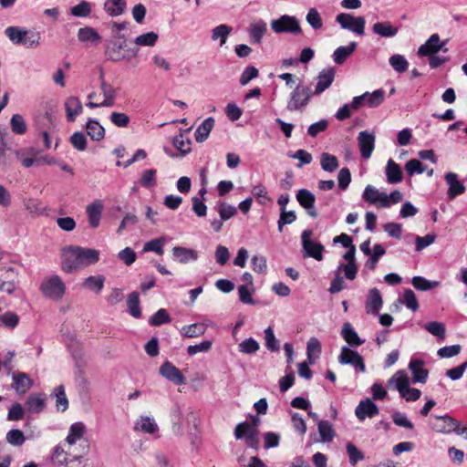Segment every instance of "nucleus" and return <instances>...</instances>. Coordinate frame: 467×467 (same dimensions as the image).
<instances>
[{
    "mask_svg": "<svg viewBox=\"0 0 467 467\" xmlns=\"http://www.w3.org/2000/svg\"><path fill=\"white\" fill-rule=\"evenodd\" d=\"M61 255V268L65 273H73L80 268L95 265L99 260V251L78 245L63 248Z\"/></svg>",
    "mask_w": 467,
    "mask_h": 467,
    "instance_id": "obj_1",
    "label": "nucleus"
},
{
    "mask_svg": "<svg viewBox=\"0 0 467 467\" xmlns=\"http://www.w3.org/2000/svg\"><path fill=\"white\" fill-rule=\"evenodd\" d=\"M312 96L314 94L309 87L298 84L290 93L286 105L287 110L302 112L308 105Z\"/></svg>",
    "mask_w": 467,
    "mask_h": 467,
    "instance_id": "obj_2",
    "label": "nucleus"
},
{
    "mask_svg": "<svg viewBox=\"0 0 467 467\" xmlns=\"http://www.w3.org/2000/svg\"><path fill=\"white\" fill-rule=\"evenodd\" d=\"M272 30L276 34L289 33L301 34L302 29L298 19L294 16L283 15L270 23Z\"/></svg>",
    "mask_w": 467,
    "mask_h": 467,
    "instance_id": "obj_3",
    "label": "nucleus"
},
{
    "mask_svg": "<svg viewBox=\"0 0 467 467\" xmlns=\"http://www.w3.org/2000/svg\"><path fill=\"white\" fill-rule=\"evenodd\" d=\"M44 296L52 300H60L66 292V285L58 275H51L41 284Z\"/></svg>",
    "mask_w": 467,
    "mask_h": 467,
    "instance_id": "obj_4",
    "label": "nucleus"
},
{
    "mask_svg": "<svg viewBox=\"0 0 467 467\" xmlns=\"http://www.w3.org/2000/svg\"><path fill=\"white\" fill-rule=\"evenodd\" d=\"M313 236L312 230H305L301 234L302 246L304 250V256L312 257L317 261L323 260L324 245L320 243L314 242L311 238Z\"/></svg>",
    "mask_w": 467,
    "mask_h": 467,
    "instance_id": "obj_5",
    "label": "nucleus"
},
{
    "mask_svg": "<svg viewBox=\"0 0 467 467\" xmlns=\"http://www.w3.org/2000/svg\"><path fill=\"white\" fill-rule=\"evenodd\" d=\"M336 21L343 29L350 30L358 36L365 33L366 21L363 16L355 17L348 13H340L337 16Z\"/></svg>",
    "mask_w": 467,
    "mask_h": 467,
    "instance_id": "obj_6",
    "label": "nucleus"
},
{
    "mask_svg": "<svg viewBox=\"0 0 467 467\" xmlns=\"http://www.w3.org/2000/svg\"><path fill=\"white\" fill-rule=\"evenodd\" d=\"M54 129L55 125L53 123L52 117L48 112H46V114L41 119L36 120V140H41L43 146L46 149H49L51 146V140L49 137L54 131Z\"/></svg>",
    "mask_w": 467,
    "mask_h": 467,
    "instance_id": "obj_7",
    "label": "nucleus"
},
{
    "mask_svg": "<svg viewBox=\"0 0 467 467\" xmlns=\"http://www.w3.org/2000/svg\"><path fill=\"white\" fill-rule=\"evenodd\" d=\"M446 41H441L438 34H432L424 44H422L418 49V55L420 57H430L437 54L442 50L447 52L448 48L445 47Z\"/></svg>",
    "mask_w": 467,
    "mask_h": 467,
    "instance_id": "obj_8",
    "label": "nucleus"
},
{
    "mask_svg": "<svg viewBox=\"0 0 467 467\" xmlns=\"http://www.w3.org/2000/svg\"><path fill=\"white\" fill-rule=\"evenodd\" d=\"M338 362L342 365H351L361 372L366 370L364 360L358 351L352 350L348 347H342L338 356Z\"/></svg>",
    "mask_w": 467,
    "mask_h": 467,
    "instance_id": "obj_9",
    "label": "nucleus"
},
{
    "mask_svg": "<svg viewBox=\"0 0 467 467\" xmlns=\"http://www.w3.org/2000/svg\"><path fill=\"white\" fill-rule=\"evenodd\" d=\"M375 135L368 130H362L358 136V144L363 159H369L375 148Z\"/></svg>",
    "mask_w": 467,
    "mask_h": 467,
    "instance_id": "obj_10",
    "label": "nucleus"
},
{
    "mask_svg": "<svg viewBox=\"0 0 467 467\" xmlns=\"http://www.w3.org/2000/svg\"><path fill=\"white\" fill-rule=\"evenodd\" d=\"M335 69L333 67H327L321 70L316 80L315 89L312 91L314 95H320L327 89L335 79Z\"/></svg>",
    "mask_w": 467,
    "mask_h": 467,
    "instance_id": "obj_11",
    "label": "nucleus"
},
{
    "mask_svg": "<svg viewBox=\"0 0 467 467\" xmlns=\"http://www.w3.org/2000/svg\"><path fill=\"white\" fill-rule=\"evenodd\" d=\"M430 423L431 429L440 433H450L458 427L457 421L450 416H435Z\"/></svg>",
    "mask_w": 467,
    "mask_h": 467,
    "instance_id": "obj_12",
    "label": "nucleus"
},
{
    "mask_svg": "<svg viewBox=\"0 0 467 467\" xmlns=\"http://www.w3.org/2000/svg\"><path fill=\"white\" fill-rule=\"evenodd\" d=\"M362 197L369 204H378L379 207L382 208L389 207V203L387 202V193L379 192L376 187L372 185L366 186Z\"/></svg>",
    "mask_w": 467,
    "mask_h": 467,
    "instance_id": "obj_13",
    "label": "nucleus"
},
{
    "mask_svg": "<svg viewBox=\"0 0 467 467\" xmlns=\"http://www.w3.org/2000/svg\"><path fill=\"white\" fill-rule=\"evenodd\" d=\"M160 373L169 381L175 385H182L185 383V378L181 370L169 361L164 362L160 368Z\"/></svg>",
    "mask_w": 467,
    "mask_h": 467,
    "instance_id": "obj_14",
    "label": "nucleus"
},
{
    "mask_svg": "<svg viewBox=\"0 0 467 467\" xmlns=\"http://www.w3.org/2000/svg\"><path fill=\"white\" fill-rule=\"evenodd\" d=\"M379 414L378 406L368 398L361 400L355 410V415L359 420L373 418Z\"/></svg>",
    "mask_w": 467,
    "mask_h": 467,
    "instance_id": "obj_15",
    "label": "nucleus"
},
{
    "mask_svg": "<svg viewBox=\"0 0 467 467\" xmlns=\"http://www.w3.org/2000/svg\"><path fill=\"white\" fill-rule=\"evenodd\" d=\"M446 183L449 186L447 195L450 200L454 199L456 196L462 194L465 192V186L458 180V174L452 171L447 172L444 175Z\"/></svg>",
    "mask_w": 467,
    "mask_h": 467,
    "instance_id": "obj_16",
    "label": "nucleus"
},
{
    "mask_svg": "<svg viewBox=\"0 0 467 467\" xmlns=\"http://www.w3.org/2000/svg\"><path fill=\"white\" fill-rule=\"evenodd\" d=\"M296 200L299 202V204L307 210V213L313 217L316 218L317 216V212L315 209V195L306 189H301L298 191L296 194Z\"/></svg>",
    "mask_w": 467,
    "mask_h": 467,
    "instance_id": "obj_17",
    "label": "nucleus"
},
{
    "mask_svg": "<svg viewBox=\"0 0 467 467\" xmlns=\"http://www.w3.org/2000/svg\"><path fill=\"white\" fill-rule=\"evenodd\" d=\"M103 203L100 200H95L86 208L88 224L91 228H98L100 223Z\"/></svg>",
    "mask_w": 467,
    "mask_h": 467,
    "instance_id": "obj_18",
    "label": "nucleus"
},
{
    "mask_svg": "<svg viewBox=\"0 0 467 467\" xmlns=\"http://www.w3.org/2000/svg\"><path fill=\"white\" fill-rule=\"evenodd\" d=\"M67 119L70 122L76 120V118L82 113L83 107L79 99L76 96L68 97L64 103Z\"/></svg>",
    "mask_w": 467,
    "mask_h": 467,
    "instance_id": "obj_19",
    "label": "nucleus"
},
{
    "mask_svg": "<svg viewBox=\"0 0 467 467\" xmlns=\"http://www.w3.org/2000/svg\"><path fill=\"white\" fill-rule=\"evenodd\" d=\"M409 368L411 371L414 383H425L427 381L429 371L424 368L423 360L411 359L409 363Z\"/></svg>",
    "mask_w": 467,
    "mask_h": 467,
    "instance_id": "obj_20",
    "label": "nucleus"
},
{
    "mask_svg": "<svg viewBox=\"0 0 467 467\" xmlns=\"http://www.w3.org/2000/svg\"><path fill=\"white\" fill-rule=\"evenodd\" d=\"M134 431L154 434L159 431V426L152 417L140 416L135 422Z\"/></svg>",
    "mask_w": 467,
    "mask_h": 467,
    "instance_id": "obj_21",
    "label": "nucleus"
},
{
    "mask_svg": "<svg viewBox=\"0 0 467 467\" xmlns=\"http://www.w3.org/2000/svg\"><path fill=\"white\" fill-rule=\"evenodd\" d=\"M172 256L174 260L181 264H187L191 261H195L198 257L197 252L193 249L185 248L182 246H175L172 248Z\"/></svg>",
    "mask_w": 467,
    "mask_h": 467,
    "instance_id": "obj_22",
    "label": "nucleus"
},
{
    "mask_svg": "<svg viewBox=\"0 0 467 467\" xmlns=\"http://www.w3.org/2000/svg\"><path fill=\"white\" fill-rule=\"evenodd\" d=\"M388 386L393 387L401 394L410 386V379L404 370H398L388 380Z\"/></svg>",
    "mask_w": 467,
    "mask_h": 467,
    "instance_id": "obj_23",
    "label": "nucleus"
},
{
    "mask_svg": "<svg viewBox=\"0 0 467 467\" xmlns=\"http://www.w3.org/2000/svg\"><path fill=\"white\" fill-rule=\"evenodd\" d=\"M383 300L379 291L377 288H373L369 291L367 302L366 311L367 313L377 314L381 308Z\"/></svg>",
    "mask_w": 467,
    "mask_h": 467,
    "instance_id": "obj_24",
    "label": "nucleus"
},
{
    "mask_svg": "<svg viewBox=\"0 0 467 467\" xmlns=\"http://www.w3.org/2000/svg\"><path fill=\"white\" fill-rule=\"evenodd\" d=\"M87 431L86 426L83 422L78 421L70 425L68 434L66 437V441L68 445H74L85 435Z\"/></svg>",
    "mask_w": 467,
    "mask_h": 467,
    "instance_id": "obj_25",
    "label": "nucleus"
},
{
    "mask_svg": "<svg viewBox=\"0 0 467 467\" xmlns=\"http://www.w3.org/2000/svg\"><path fill=\"white\" fill-rule=\"evenodd\" d=\"M214 119L209 117L205 119L196 129L194 137L197 142H203L209 137L210 132L212 131L214 126Z\"/></svg>",
    "mask_w": 467,
    "mask_h": 467,
    "instance_id": "obj_26",
    "label": "nucleus"
},
{
    "mask_svg": "<svg viewBox=\"0 0 467 467\" xmlns=\"http://www.w3.org/2000/svg\"><path fill=\"white\" fill-rule=\"evenodd\" d=\"M356 48L357 43L354 41L350 42L348 46L337 47L332 55L333 61L337 65H342Z\"/></svg>",
    "mask_w": 467,
    "mask_h": 467,
    "instance_id": "obj_27",
    "label": "nucleus"
},
{
    "mask_svg": "<svg viewBox=\"0 0 467 467\" xmlns=\"http://www.w3.org/2000/svg\"><path fill=\"white\" fill-rule=\"evenodd\" d=\"M386 176L387 181L391 184H396L402 181V171L392 159H389L387 162Z\"/></svg>",
    "mask_w": 467,
    "mask_h": 467,
    "instance_id": "obj_28",
    "label": "nucleus"
},
{
    "mask_svg": "<svg viewBox=\"0 0 467 467\" xmlns=\"http://www.w3.org/2000/svg\"><path fill=\"white\" fill-rule=\"evenodd\" d=\"M341 335L346 342L350 346L358 347L364 343V341L359 338L358 333L350 323H345L343 325Z\"/></svg>",
    "mask_w": 467,
    "mask_h": 467,
    "instance_id": "obj_29",
    "label": "nucleus"
},
{
    "mask_svg": "<svg viewBox=\"0 0 467 467\" xmlns=\"http://www.w3.org/2000/svg\"><path fill=\"white\" fill-rule=\"evenodd\" d=\"M266 31L267 26L265 21L259 20L252 24L249 28L251 41L255 44H260Z\"/></svg>",
    "mask_w": 467,
    "mask_h": 467,
    "instance_id": "obj_30",
    "label": "nucleus"
},
{
    "mask_svg": "<svg viewBox=\"0 0 467 467\" xmlns=\"http://www.w3.org/2000/svg\"><path fill=\"white\" fill-rule=\"evenodd\" d=\"M233 28L225 24L219 25L215 26L211 31V38L213 41H220V46L223 47L226 41L230 34L232 33Z\"/></svg>",
    "mask_w": 467,
    "mask_h": 467,
    "instance_id": "obj_31",
    "label": "nucleus"
},
{
    "mask_svg": "<svg viewBox=\"0 0 467 467\" xmlns=\"http://www.w3.org/2000/svg\"><path fill=\"white\" fill-rule=\"evenodd\" d=\"M86 130L88 135L93 140H100L105 136V130L102 125L97 120L94 119H88L86 123Z\"/></svg>",
    "mask_w": 467,
    "mask_h": 467,
    "instance_id": "obj_32",
    "label": "nucleus"
},
{
    "mask_svg": "<svg viewBox=\"0 0 467 467\" xmlns=\"http://www.w3.org/2000/svg\"><path fill=\"white\" fill-rule=\"evenodd\" d=\"M52 396L56 398V408L57 411L65 412L68 408V400L66 396L65 388L59 385L55 388Z\"/></svg>",
    "mask_w": 467,
    "mask_h": 467,
    "instance_id": "obj_33",
    "label": "nucleus"
},
{
    "mask_svg": "<svg viewBox=\"0 0 467 467\" xmlns=\"http://www.w3.org/2000/svg\"><path fill=\"white\" fill-rule=\"evenodd\" d=\"M317 430L324 443L330 442L335 437V431L331 423L327 420H319L317 423Z\"/></svg>",
    "mask_w": 467,
    "mask_h": 467,
    "instance_id": "obj_34",
    "label": "nucleus"
},
{
    "mask_svg": "<svg viewBox=\"0 0 467 467\" xmlns=\"http://www.w3.org/2000/svg\"><path fill=\"white\" fill-rule=\"evenodd\" d=\"M373 32L383 37H392L397 35L398 28L389 22L376 23L373 25Z\"/></svg>",
    "mask_w": 467,
    "mask_h": 467,
    "instance_id": "obj_35",
    "label": "nucleus"
},
{
    "mask_svg": "<svg viewBox=\"0 0 467 467\" xmlns=\"http://www.w3.org/2000/svg\"><path fill=\"white\" fill-rule=\"evenodd\" d=\"M27 31L17 26H9L5 29V35L14 44H24L26 42Z\"/></svg>",
    "mask_w": 467,
    "mask_h": 467,
    "instance_id": "obj_36",
    "label": "nucleus"
},
{
    "mask_svg": "<svg viewBox=\"0 0 467 467\" xmlns=\"http://www.w3.org/2000/svg\"><path fill=\"white\" fill-rule=\"evenodd\" d=\"M105 277L103 275H90L83 282V286L87 289L99 294L104 287Z\"/></svg>",
    "mask_w": 467,
    "mask_h": 467,
    "instance_id": "obj_37",
    "label": "nucleus"
},
{
    "mask_svg": "<svg viewBox=\"0 0 467 467\" xmlns=\"http://www.w3.org/2000/svg\"><path fill=\"white\" fill-rule=\"evenodd\" d=\"M125 8V0H107L104 4V9L110 16H120Z\"/></svg>",
    "mask_w": 467,
    "mask_h": 467,
    "instance_id": "obj_38",
    "label": "nucleus"
},
{
    "mask_svg": "<svg viewBox=\"0 0 467 467\" xmlns=\"http://www.w3.org/2000/svg\"><path fill=\"white\" fill-rule=\"evenodd\" d=\"M29 387V379L26 374L20 372L13 373V388L19 394L26 392Z\"/></svg>",
    "mask_w": 467,
    "mask_h": 467,
    "instance_id": "obj_39",
    "label": "nucleus"
},
{
    "mask_svg": "<svg viewBox=\"0 0 467 467\" xmlns=\"http://www.w3.org/2000/svg\"><path fill=\"white\" fill-rule=\"evenodd\" d=\"M172 144L174 148L181 152L182 156H185L191 151L192 141L182 133H180L179 135L173 137Z\"/></svg>",
    "mask_w": 467,
    "mask_h": 467,
    "instance_id": "obj_40",
    "label": "nucleus"
},
{
    "mask_svg": "<svg viewBox=\"0 0 467 467\" xmlns=\"http://www.w3.org/2000/svg\"><path fill=\"white\" fill-rule=\"evenodd\" d=\"M366 105L370 108L379 107L385 99V91L383 89H377L372 93L365 92L363 94Z\"/></svg>",
    "mask_w": 467,
    "mask_h": 467,
    "instance_id": "obj_41",
    "label": "nucleus"
},
{
    "mask_svg": "<svg viewBox=\"0 0 467 467\" xmlns=\"http://www.w3.org/2000/svg\"><path fill=\"white\" fill-rule=\"evenodd\" d=\"M205 326L200 323L183 326L181 329L182 335L186 337H197L202 336L205 333Z\"/></svg>",
    "mask_w": 467,
    "mask_h": 467,
    "instance_id": "obj_42",
    "label": "nucleus"
},
{
    "mask_svg": "<svg viewBox=\"0 0 467 467\" xmlns=\"http://www.w3.org/2000/svg\"><path fill=\"white\" fill-rule=\"evenodd\" d=\"M127 306L130 314L135 317L139 318L141 316V310L140 306V296L138 292H132L128 296L127 298Z\"/></svg>",
    "mask_w": 467,
    "mask_h": 467,
    "instance_id": "obj_43",
    "label": "nucleus"
},
{
    "mask_svg": "<svg viewBox=\"0 0 467 467\" xmlns=\"http://www.w3.org/2000/svg\"><path fill=\"white\" fill-rule=\"evenodd\" d=\"M321 353V344L317 337H311L306 344V356L309 363L315 362Z\"/></svg>",
    "mask_w": 467,
    "mask_h": 467,
    "instance_id": "obj_44",
    "label": "nucleus"
},
{
    "mask_svg": "<svg viewBox=\"0 0 467 467\" xmlns=\"http://www.w3.org/2000/svg\"><path fill=\"white\" fill-rule=\"evenodd\" d=\"M321 168L327 172H333L338 168V161L335 155L324 152L320 157Z\"/></svg>",
    "mask_w": 467,
    "mask_h": 467,
    "instance_id": "obj_45",
    "label": "nucleus"
},
{
    "mask_svg": "<svg viewBox=\"0 0 467 467\" xmlns=\"http://www.w3.org/2000/svg\"><path fill=\"white\" fill-rule=\"evenodd\" d=\"M78 38L81 42L90 41L92 43H97L101 39V36L94 28L86 26L78 30Z\"/></svg>",
    "mask_w": 467,
    "mask_h": 467,
    "instance_id": "obj_46",
    "label": "nucleus"
},
{
    "mask_svg": "<svg viewBox=\"0 0 467 467\" xmlns=\"http://www.w3.org/2000/svg\"><path fill=\"white\" fill-rule=\"evenodd\" d=\"M159 36L155 32H147L135 37L134 43L138 47H154L158 41Z\"/></svg>",
    "mask_w": 467,
    "mask_h": 467,
    "instance_id": "obj_47",
    "label": "nucleus"
},
{
    "mask_svg": "<svg viewBox=\"0 0 467 467\" xmlns=\"http://www.w3.org/2000/svg\"><path fill=\"white\" fill-rule=\"evenodd\" d=\"M12 131L17 135H23L27 130V125L20 114H14L10 119Z\"/></svg>",
    "mask_w": 467,
    "mask_h": 467,
    "instance_id": "obj_48",
    "label": "nucleus"
},
{
    "mask_svg": "<svg viewBox=\"0 0 467 467\" xmlns=\"http://www.w3.org/2000/svg\"><path fill=\"white\" fill-rule=\"evenodd\" d=\"M389 62L392 68L398 73H403L408 70L409 62L402 55L395 54L391 56Z\"/></svg>",
    "mask_w": 467,
    "mask_h": 467,
    "instance_id": "obj_49",
    "label": "nucleus"
},
{
    "mask_svg": "<svg viewBox=\"0 0 467 467\" xmlns=\"http://www.w3.org/2000/svg\"><path fill=\"white\" fill-rule=\"evenodd\" d=\"M306 20L314 30H320L323 27L322 17L315 7L308 10Z\"/></svg>",
    "mask_w": 467,
    "mask_h": 467,
    "instance_id": "obj_50",
    "label": "nucleus"
},
{
    "mask_svg": "<svg viewBox=\"0 0 467 467\" xmlns=\"http://www.w3.org/2000/svg\"><path fill=\"white\" fill-rule=\"evenodd\" d=\"M51 460L55 465H66L68 462V453L61 445H57L53 450Z\"/></svg>",
    "mask_w": 467,
    "mask_h": 467,
    "instance_id": "obj_51",
    "label": "nucleus"
},
{
    "mask_svg": "<svg viewBox=\"0 0 467 467\" xmlns=\"http://www.w3.org/2000/svg\"><path fill=\"white\" fill-rule=\"evenodd\" d=\"M109 120L118 128H127L130 122V118L124 112L113 111L109 115Z\"/></svg>",
    "mask_w": 467,
    "mask_h": 467,
    "instance_id": "obj_52",
    "label": "nucleus"
},
{
    "mask_svg": "<svg viewBox=\"0 0 467 467\" xmlns=\"http://www.w3.org/2000/svg\"><path fill=\"white\" fill-rule=\"evenodd\" d=\"M347 452L349 457V462L355 466L358 462L364 459V453L352 442H348L346 445Z\"/></svg>",
    "mask_w": 467,
    "mask_h": 467,
    "instance_id": "obj_53",
    "label": "nucleus"
},
{
    "mask_svg": "<svg viewBox=\"0 0 467 467\" xmlns=\"http://www.w3.org/2000/svg\"><path fill=\"white\" fill-rule=\"evenodd\" d=\"M124 48L123 43H113L111 47L106 50V55L109 59L114 62L121 61L125 58V56L121 53V49Z\"/></svg>",
    "mask_w": 467,
    "mask_h": 467,
    "instance_id": "obj_54",
    "label": "nucleus"
},
{
    "mask_svg": "<svg viewBox=\"0 0 467 467\" xmlns=\"http://www.w3.org/2000/svg\"><path fill=\"white\" fill-rule=\"evenodd\" d=\"M171 322V317L166 309H159L150 318L149 323L151 326L159 327Z\"/></svg>",
    "mask_w": 467,
    "mask_h": 467,
    "instance_id": "obj_55",
    "label": "nucleus"
},
{
    "mask_svg": "<svg viewBox=\"0 0 467 467\" xmlns=\"http://www.w3.org/2000/svg\"><path fill=\"white\" fill-rule=\"evenodd\" d=\"M424 328L431 335L438 337L441 339L445 337V326L437 321H431L424 325Z\"/></svg>",
    "mask_w": 467,
    "mask_h": 467,
    "instance_id": "obj_56",
    "label": "nucleus"
},
{
    "mask_svg": "<svg viewBox=\"0 0 467 467\" xmlns=\"http://www.w3.org/2000/svg\"><path fill=\"white\" fill-rule=\"evenodd\" d=\"M411 283L416 289L421 291H427L439 285V282H431L422 276H414Z\"/></svg>",
    "mask_w": 467,
    "mask_h": 467,
    "instance_id": "obj_57",
    "label": "nucleus"
},
{
    "mask_svg": "<svg viewBox=\"0 0 467 467\" xmlns=\"http://www.w3.org/2000/svg\"><path fill=\"white\" fill-rule=\"evenodd\" d=\"M164 244H165V238H163V237L153 239L150 242H147L144 244L143 251L144 252L152 251V252H155L156 254L161 255L164 252L163 251Z\"/></svg>",
    "mask_w": 467,
    "mask_h": 467,
    "instance_id": "obj_58",
    "label": "nucleus"
},
{
    "mask_svg": "<svg viewBox=\"0 0 467 467\" xmlns=\"http://www.w3.org/2000/svg\"><path fill=\"white\" fill-rule=\"evenodd\" d=\"M239 351L244 354H253L259 350L260 346L256 340L252 337L244 339L238 346Z\"/></svg>",
    "mask_w": 467,
    "mask_h": 467,
    "instance_id": "obj_59",
    "label": "nucleus"
},
{
    "mask_svg": "<svg viewBox=\"0 0 467 467\" xmlns=\"http://www.w3.org/2000/svg\"><path fill=\"white\" fill-rule=\"evenodd\" d=\"M25 441L24 433L18 429H13L6 433V441L13 446H20Z\"/></svg>",
    "mask_w": 467,
    "mask_h": 467,
    "instance_id": "obj_60",
    "label": "nucleus"
},
{
    "mask_svg": "<svg viewBox=\"0 0 467 467\" xmlns=\"http://www.w3.org/2000/svg\"><path fill=\"white\" fill-rule=\"evenodd\" d=\"M140 183L145 188H152L156 185V170L149 169L141 173Z\"/></svg>",
    "mask_w": 467,
    "mask_h": 467,
    "instance_id": "obj_61",
    "label": "nucleus"
},
{
    "mask_svg": "<svg viewBox=\"0 0 467 467\" xmlns=\"http://www.w3.org/2000/svg\"><path fill=\"white\" fill-rule=\"evenodd\" d=\"M401 303L413 312L417 311L419 308L418 300L411 289L405 290Z\"/></svg>",
    "mask_w": 467,
    "mask_h": 467,
    "instance_id": "obj_62",
    "label": "nucleus"
},
{
    "mask_svg": "<svg viewBox=\"0 0 467 467\" xmlns=\"http://www.w3.org/2000/svg\"><path fill=\"white\" fill-rule=\"evenodd\" d=\"M405 171L410 176L414 174H421L425 171V167L417 159H411L405 164Z\"/></svg>",
    "mask_w": 467,
    "mask_h": 467,
    "instance_id": "obj_63",
    "label": "nucleus"
},
{
    "mask_svg": "<svg viewBox=\"0 0 467 467\" xmlns=\"http://www.w3.org/2000/svg\"><path fill=\"white\" fill-rule=\"evenodd\" d=\"M237 210L234 206L224 202H221L218 207V213L222 221H227L234 217Z\"/></svg>",
    "mask_w": 467,
    "mask_h": 467,
    "instance_id": "obj_64",
    "label": "nucleus"
}]
</instances>
